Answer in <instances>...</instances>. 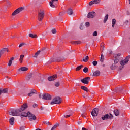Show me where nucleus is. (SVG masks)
Here are the masks:
<instances>
[{
  "label": "nucleus",
  "instance_id": "obj_8",
  "mask_svg": "<svg viewBox=\"0 0 130 130\" xmlns=\"http://www.w3.org/2000/svg\"><path fill=\"white\" fill-rule=\"evenodd\" d=\"M99 112V109L94 108L92 110L91 112V115L93 117L97 116L98 115V113Z\"/></svg>",
  "mask_w": 130,
  "mask_h": 130
},
{
  "label": "nucleus",
  "instance_id": "obj_36",
  "mask_svg": "<svg viewBox=\"0 0 130 130\" xmlns=\"http://www.w3.org/2000/svg\"><path fill=\"white\" fill-rule=\"evenodd\" d=\"M60 83L59 82H56L55 84V87H59Z\"/></svg>",
  "mask_w": 130,
  "mask_h": 130
},
{
  "label": "nucleus",
  "instance_id": "obj_9",
  "mask_svg": "<svg viewBox=\"0 0 130 130\" xmlns=\"http://www.w3.org/2000/svg\"><path fill=\"white\" fill-rule=\"evenodd\" d=\"M42 96V99L45 100H51V96L48 93L44 94Z\"/></svg>",
  "mask_w": 130,
  "mask_h": 130
},
{
  "label": "nucleus",
  "instance_id": "obj_41",
  "mask_svg": "<svg viewBox=\"0 0 130 130\" xmlns=\"http://www.w3.org/2000/svg\"><path fill=\"white\" fill-rule=\"evenodd\" d=\"M33 95H34L33 93L29 92V93L27 94V96H29V97H32Z\"/></svg>",
  "mask_w": 130,
  "mask_h": 130
},
{
  "label": "nucleus",
  "instance_id": "obj_7",
  "mask_svg": "<svg viewBox=\"0 0 130 130\" xmlns=\"http://www.w3.org/2000/svg\"><path fill=\"white\" fill-rule=\"evenodd\" d=\"M130 58V55L127 56V57H126V58L124 59V60L121 61L120 62V64L121 66H125V64L127 63L129 61V59Z\"/></svg>",
  "mask_w": 130,
  "mask_h": 130
},
{
  "label": "nucleus",
  "instance_id": "obj_23",
  "mask_svg": "<svg viewBox=\"0 0 130 130\" xmlns=\"http://www.w3.org/2000/svg\"><path fill=\"white\" fill-rule=\"evenodd\" d=\"M116 23V20H115V19H112V27L113 28H114V25H115Z\"/></svg>",
  "mask_w": 130,
  "mask_h": 130
},
{
  "label": "nucleus",
  "instance_id": "obj_6",
  "mask_svg": "<svg viewBox=\"0 0 130 130\" xmlns=\"http://www.w3.org/2000/svg\"><path fill=\"white\" fill-rule=\"evenodd\" d=\"M57 3H58V0H51L50 2V6L51 8H56Z\"/></svg>",
  "mask_w": 130,
  "mask_h": 130
},
{
  "label": "nucleus",
  "instance_id": "obj_33",
  "mask_svg": "<svg viewBox=\"0 0 130 130\" xmlns=\"http://www.w3.org/2000/svg\"><path fill=\"white\" fill-rule=\"evenodd\" d=\"M111 70H115V69H116V66L112 64L111 66Z\"/></svg>",
  "mask_w": 130,
  "mask_h": 130
},
{
  "label": "nucleus",
  "instance_id": "obj_21",
  "mask_svg": "<svg viewBox=\"0 0 130 130\" xmlns=\"http://www.w3.org/2000/svg\"><path fill=\"white\" fill-rule=\"evenodd\" d=\"M14 121H15V118L14 117H12L10 119L9 122L11 125H13V124H14Z\"/></svg>",
  "mask_w": 130,
  "mask_h": 130
},
{
  "label": "nucleus",
  "instance_id": "obj_53",
  "mask_svg": "<svg viewBox=\"0 0 130 130\" xmlns=\"http://www.w3.org/2000/svg\"><path fill=\"white\" fill-rule=\"evenodd\" d=\"M46 124H49V122H47Z\"/></svg>",
  "mask_w": 130,
  "mask_h": 130
},
{
  "label": "nucleus",
  "instance_id": "obj_12",
  "mask_svg": "<svg viewBox=\"0 0 130 130\" xmlns=\"http://www.w3.org/2000/svg\"><path fill=\"white\" fill-rule=\"evenodd\" d=\"M9 51V49L8 48H3L1 50H0V58L2 55L4 54V53H6V52H8Z\"/></svg>",
  "mask_w": 130,
  "mask_h": 130
},
{
  "label": "nucleus",
  "instance_id": "obj_39",
  "mask_svg": "<svg viewBox=\"0 0 130 130\" xmlns=\"http://www.w3.org/2000/svg\"><path fill=\"white\" fill-rule=\"evenodd\" d=\"M51 31L53 34H55L56 33V29H53Z\"/></svg>",
  "mask_w": 130,
  "mask_h": 130
},
{
  "label": "nucleus",
  "instance_id": "obj_29",
  "mask_svg": "<svg viewBox=\"0 0 130 130\" xmlns=\"http://www.w3.org/2000/svg\"><path fill=\"white\" fill-rule=\"evenodd\" d=\"M100 61H101V62L104 61V56H103V54H102L101 55Z\"/></svg>",
  "mask_w": 130,
  "mask_h": 130
},
{
  "label": "nucleus",
  "instance_id": "obj_30",
  "mask_svg": "<svg viewBox=\"0 0 130 130\" xmlns=\"http://www.w3.org/2000/svg\"><path fill=\"white\" fill-rule=\"evenodd\" d=\"M108 19V15L107 14L104 19V23H106V21Z\"/></svg>",
  "mask_w": 130,
  "mask_h": 130
},
{
  "label": "nucleus",
  "instance_id": "obj_28",
  "mask_svg": "<svg viewBox=\"0 0 130 130\" xmlns=\"http://www.w3.org/2000/svg\"><path fill=\"white\" fill-rule=\"evenodd\" d=\"M40 54V51H38L35 54L34 57H36V58H37V56L39 55Z\"/></svg>",
  "mask_w": 130,
  "mask_h": 130
},
{
  "label": "nucleus",
  "instance_id": "obj_11",
  "mask_svg": "<svg viewBox=\"0 0 130 130\" xmlns=\"http://www.w3.org/2000/svg\"><path fill=\"white\" fill-rule=\"evenodd\" d=\"M96 16V13L95 12H89L87 15V18L89 19H93Z\"/></svg>",
  "mask_w": 130,
  "mask_h": 130
},
{
  "label": "nucleus",
  "instance_id": "obj_16",
  "mask_svg": "<svg viewBox=\"0 0 130 130\" xmlns=\"http://www.w3.org/2000/svg\"><path fill=\"white\" fill-rule=\"evenodd\" d=\"M19 72H26L28 71V68L26 67H21L18 69Z\"/></svg>",
  "mask_w": 130,
  "mask_h": 130
},
{
  "label": "nucleus",
  "instance_id": "obj_45",
  "mask_svg": "<svg viewBox=\"0 0 130 130\" xmlns=\"http://www.w3.org/2000/svg\"><path fill=\"white\" fill-rule=\"evenodd\" d=\"M119 61V60H118V59H115L114 60L115 63H118Z\"/></svg>",
  "mask_w": 130,
  "mask_h": 130
},
{
  "label": "nucleus",
  "instance_id": "obj_13",
  "mask_svg": "<svg viewBox=\"0 0 130 130\" xmlns=\"http://www.w3.org/2000/svg\"><path fill=\"white\" fill-rule=\"evenodd\" d=\"M56 78H57V75H54L52 76L49 77L48 78V81L51 82V81H54V80H55L56 79Z\"/></svg>",
  "mask_w": 130,
  "mask_h": 130
},
{
  "label": "nucleus",
  "instance_id": "obj_34",
  "mask_svg": "<svg viewBox=\"0 0 130 130\" xmlns=\"http://www.w3.org/2000/svg\"><path fill=\"white\" fill-rule=\"evenodd\" d=\"M100 1L99 0H93V4H99Z\"/></svg>",
  "mask_w": 130,
  "mask_h": 130
},
{
  "label": "nucleus",
  "instance_id": "obj_3",
  "mask_svg": "<svg viewBox=\"0 0 130 130\" xmlns=\"http://www.w3.org/2000/svg\"><path fill=\"white\" fill-rule=\"evenodd\" d=\"M44 11L43 10H41L38 12V21H40V22H41L42 20H43L44 18Z\"/></svg>",
  "mask_w": 130,
  "mask_h": 130
},
{
  "label": "nucleus",
  "instance_id": "obj_51",
  "mask_svg": "<svg viewBox=\"0 0 130 130\" xmlns=\"http://www.w3.org/2000/svg\"><path fill=\"white\" fill-rule=\"evenodd\" d=\"M14 58L13 57H12L10 59V60H11V61H12V60H14Z\"/></svg>",
  "mask_w": 130,
  "mask_h": 130
},
{
  "label": "nucleus",
  "instance_id": "obj_38",
  "mask_svg": "<svg viewBox=\"0 0 130 130\" xmlns=\"http://www.w3.org/2000/svg\"><path fill=\"white\" fill-rule=\"evenodd\" d=\"M30 93H32V94H36V90L35 89H32L30 91Z\"/></svg>",
  "mask_w": 130,
  "mask_h": 130
},
{
  "label": "nucleus",
  "instance_id": "obj_31",
  "mask_svg": "<svg viewBox=\"0 0 130 130\" xmlns=\"http://www.w3.org/2000/svg\"><path fill=\"white\" fill-rule=\"evenodd\" d=\"M88 71H89V69L87 67H85L83 69L84 73H88Z\"/></svg>",
  "mask_w": 130,
  "mask_h": 130
},
{
  "label": "nucleus",
  "instance_id": "obj_32",
  "mask_svg": "<svg viewBox=\"0 0 130 130\" xmlns=\"http://www.w3.org/2000/svg\"><path fill=\"white\" fill-rule=\"evenodd\" d=\"M59 124H57L56 125H55L54 126L52 127L51 130H54L55 129V128H56V127H57V126H59Z\"/></svg>",
  "mask_w": 130,
  "mask_h": 130
},
{
  "label": "nucleus",
  "instance_id": "obj_4",
  "mask_svg": "<svg viewBox=\"0 0 130 130\" xmlns=\"http://www.w3.org/2000/svg\"><path fill=\"white\" fill-rule=\"evenodd\" d=\"M113 116L111 114H107L102 117L103 120H107V119H112Z\"/></svg>",
  "mask_w": 130,
  "mask_h": 130
},
{
  "label": "nucleus",
  "instance_id": "obj_44",
  "mask_svg": "<svg viewBox=\"0 0 130 130\" xmlns=\"http://www.w3.org/2000/svg\"><path fill=\"white\" fill-rule=\"evenodd\" d=\"M86 27H89V26H90V23L89 22H86L85 24Z\"/></svg>",
  "mask_w": 130,
  "mask_h": 130
},
{
  "label": "nucleus",
  "instance_id": "obj_50",
  "mask_svg": "<svg viewBox=\"0 0 130 130\" xmlns=\"http://www.w3.org/2000/svg\"><path fill=\"white\" fill-rule=\"evenodd\" d=\"M20 130H25V128H24V127H22L20 128Z\"/></svg>",
  "mask_w": 130,
  "mask_h": 130
},
{
  "label": "nucleus",
  "instance_id": "obj_19",
  "mask_svg": "<svg viewBox=\"0 0 130 130\" xmlns=\"http://www.w3.org/2000/svg\"><path fill=\"white\" fill-rule=\"evenodd\" d=\"M100 75V71H95L93 73V76H98Z\"/></svg>",
  "mask_w": 130,
  "mask_h": 130
},
{
  "label": "nucleus",
  "instance_id": "obj_48",
  "mask_svg": "<svg viewBox=\"0 0 130 130\" xmlns=\"http://www.w3.org/2000/svg\"><path fill=\"white\" fill-rule=\"evenodd\" d=\"M71 115H72V114L66 115V118H68V117H70V116H71Z\"/></svg>",
  "mask_w": 130,
  "mask_h": 130
},
{
  "label": "nucleus",
  "instance_id": "obj_37",
  "mask_svg": "<svg viewBox=\"0 0 130 130\" xmlns=\"http://www.w3.org/2000/svg\"><path fill=\"white\" fill-rule=\"evenodd\" d=\"M98 63V62L97 61H93L92 62V64H93L94 66H97Z\"/></svg>",
  "mask_w": 130,
  "mask_h": 130
},
{
  "label": "nucleus",
  "instance_id": "obj_52",
  "mask_svg": "<svg viewBox=\"0 0 130 130\" xmlns=\"http://www.w3.org/2000/svg\"><path fill=\"white\" fill-rule=\"evenodd\" d=\"M82 130H88L87 129H86V128H82Z\"/></svg>",
  "mask_w": 130,
  "mask_h": 130
},
{
  "label": "nucleus",
  "instance_id": "obj_40",
  "mask_svg": "<svg viewBox=\"0 0 130 130\" xmlns=\"http://www.w3.org/2000/svg\"><path fill=\"white\" fill-rule=\"evenodd\" d=\"M98 35V32L96 31L93 33V36H97Z\"/></svg>",
  "mask_w": 130,
  "mask_h": 130
},
{
  "label": "nucleus",
  "instance_id": "obj_22",
  "mask_svg": "<svg viewBox=\"0 0 130 130\" xmlns=\"http://www.w3.org/2000/svg\"><path fill=\"white\" fill-rule=\"evenodd\" d=\"M81 89H82V90H83V91H85V92H89V89L86 86H81Z\"/></svg>",
  "mask_w": 130,
  "mask_h": 130
},
{
  "label": "nucleus",
  "instance_id": "obj_26",
  "mask_svg": "<svg viewBox=\"0 0 130 130\" xmlns=\"http://www.w3.org/2000/svg\"><path fill=\"white\" fill-rule=\"evenodd\" d=\"M82 43V42L81 41H76L72 42L73 44H81Z\"/></svg>",
  "mask_w": 130,
  "mask_h": 130
},
{
  "label": "nucleus",
  "instance_id": "obj_42",
  "mask_svg": "<svg viewBox=\"0 0 130 130\" xmlns=\"http://www.w3.org/2000/svg\"><path fill=\"white\" fill-rule=\"evenodd\" d=\"M12 60H9V63H8V66L11 67V66H12Z\"/></svg>",
  "mask_w": 130,
  "mask_h": 130
},
{
  "label": "nucleus",
  "instance_id": "obj_55",
  "mask_svg": "<svg viewBox=\"0 0 130 130\" xmlns=\"http://www.w3.org/2000/svg\"><path fill=\"white\" fill-rule=\"evenodd\" d=\"M129 4H130V0H129Z\"/></svg>",
  "mask_w": 130,
  "mask_h": 130
},
{
  "label": "nucleus",
  "instance_id": "obj_18",
  "mask_svg": "<svg viewBox=\"0 0 130 130\" xmlns=\"http://www.w3.org/2000/svg\"><path fill=\"white\" fill-rule=\"evenodd\" d=\"M67 13L68 14V15H73V14L74 13V12L73 11V9L69 8L67 11Z\"/></svg>",
  "mask_w": 130,
  "mask_h": 130
},
{
  "label": "nucleus",
  "instance_id": "obj_1",
  "mask_svg": "<svg viewBox=\"0 0 130 130\" xmlns=\"http://www.w3.org/2000/svg\"><path fill=\"white\" fill-rule=\"evenodd\" d=\"M9 114H10V115H12L13 116H19V115H21V118H24V117H28L29 121L36 120V116L35 115L32 114L30 112H28L27 113H22V111L19 109L11 110L9 111Z\"/></svg>",
  "mask_w": 130,
  "mask_h": 130
},
{
  "label": "nucleus",
  "instance_id": "obj_47",
  "mask_svg": "<svg viewBox=\"0 0 130 130\" xmlns=\"http://www.w3.org/2000/svg\"><path fill=\"white\" fill-rule=\"evenodd\" d=\"M83 28L84 27H83V24H81L80 26V30H83Z\"/></svg>",
  "mask_w": 130,
  "mask_h": 130
},
{
  "label": "nucleus",
  "instance_id": "obj_5",
  "mask_svg": "<svg viewBox=\"0 0 130 130\" xmlns=\"http://www.w3.org/2000/svg\"><path fill=\"white\" fill-rule=\"evenodd\" d=\"M24 10V8L19 7L15 10L12 14V16H16V15H18L20 12H22Z\"/></svg>",
  "mask_w": 130,
  "mask_h": 130
},
{
  "label": "nucleus",
  "instance_id": "obj_20",
  "mask_svg": "<svg viewBox=\"0 0 130 130\" xmlns=\"http://www.w3.org/2000/svg\"><path fill=\"white\" fill-rule=\"evenodd\" d=\"M29 36L31 38H37L38 37V36H37V35L36 34H29Z\"/></svg>",
  "mask_w": 130,
  "mask_h": 130
},
{
  "label": "nucleus",
  "instance_id": "obj_35",
  "mask_svg": "<svg viewBox=\"0 0 130 130\" xmlns=\"http://www.w3.org/2000/svg\"><path fill=\"white\" fill-rule=\"evenodd\" d=\"M92 5H94V1H91L89 3V6H92Z\"/></svg>",
  "mask_w": 130,
  "mask_h": 130
},
{
  "label": "nucleus",
  "instance_id": "obj_46",
  "mask_svg": "<svg viewBox=\"0 0 130 130\" xmlns=\"http://www.w3.org/2000/svg\"><path fill=\"white\" fill-rule=\"evenodd\" d=\"M37 106H38V105H37V104H34L33 105V107L34 108H36V107H37Z\"/></svg>",
  "mask_w": 130,
  "mask_h": 130
},
{
  "label": "nucleus",
  "instance_id": "obj_10",
  "mask_svg": "<svg viewBox=\"0 0 130 130\" xmlns=\"http://www.w3.org/2000/svg\"><path fill=\"white\" fill-rule=\"evenodd\" d=\"M89 81H90V77H87L83 78V79H81V82L83 83V84H89Z\"/></svg>",
  "mask_w": 130,
  "mask_h": 130
},
{
  "label": "nucleus",
  "instance_id": "obj_25",
  "mask_svg": "<svg viewBox=\"0 0 130 130\" xmlns=\"http://www.w3.org/2000/svg\"><path fill=\"white\" fill-rule=\"evenodd\" d=\"M24 56H25L24 55H21L20 56L19 61L20 63H22V62H23V58H24Z\"/></svg>",
  "mask_w": 130,
  "mask_h": 130
},
{
  "label": "nucleus",
  "instance_id": "obj_24",
  "mask_svg": "<svg viewBox=\"0 0 130 130\" xmlns=\"http://www.w3.org/2000/svg\"><path fill=\"white\" fill-rule=\"evenodd\" d=\"M114 113L116 116H118L119 115V111H118V110H115Z\"/></svg>",
  "mask_w": 130,
  "mask_h": 130
},
{
  "label": "nucleus",
  "instance_id": "obj_43",
  "mask_svg": "<svg viewBox=\"0 0 130 130\" xmlns=\"http://www.w3.org/2000/svg\"><path fill=\"white\" fill-rule=\"evenodd\" d=\"M24 45H25V43H22L20 44L19 47H22V46H24Z\"/></svg>",
  "mask_w": 130,
  "mask_h": 130
},
{
  "label": "nucleus",
  "instance_id": "obj_14",
  "mask_svg": "<svg viewBox=\"0 0 130 130\" xmlns=\"http://www.w3.org/2000/svg\"><path fill=\"white\" fill-rule=\"evenodd\" d=\"M26 108H28V104L24 103L22 106H21L20 109L22 111H24V110H25V109Z\"/></svg>",
  "mask_w": 130,
  "mask_h": 130
},
{
  "label": "nucleus",
  "instance_id": "obj_54",
  "mask_svg": "<svg viewBox=\"0 0 130 130\" xmlns=\"http://www.w3.org/2000/svg\"><path fill=\"white\" fill-rule=\"evenodd\" d=\"M83 98H86V96L85 95H83Z\"/></svg>",
  "mask_w": 130,
  "mask_h": 130
},
{
  "label": "nucleus",
  "instance_id": "obj_15",
  "mask_svg": "<svg viewBox=\"0 0 130 130\" xmlns=\"http://www.w3.org/2000/svg\"><path fill=\"white\" fill-rule=\"evenodd\" d=\"M6 93H8V89L7 88L0 89V95H2V94H6Z\"/></svg>",
  "mask_w": 130,
  "mask_h": 130
},
{
  "label": "nucleus",
  "instance_id": "obj_27",
  "mask_svg": "<svg viewBox=\"0 0 130 130\" xmlns=\"http://www.w3.org/2000/svg\"><path fill=\"white\" fill-rule=\"evenodd\" d=\"M82 68H84V66L80 65V66H78L76 68V71H80V70H81V69H82Z\"/></svg>",
  "mask_w": 130,
  "mask_h": 130
},
{
  "label": "nucleus",
  "instance_id": "obj_49",
  "mask_svg": "<svg viewBox=\"0 0 130 130\" xmlns=\"http://www.w3.org/2000/svg\"><path fill=\"white\" fill-rule=\"evenodd\" d=\"M81 116H82V117H86V114H82V115H81Z\"/></svg>",
  "mask_w": 130,
  "mask_h": 130
},
{
  "label": "nucleus",
  "instance_id": "obj_17",
  "mask_svg": "<svg viewBox=\"0 0 130 130\" xmlns=\"http://www.w3.org/2000/svg\"><path fill=\"white\" fill-rule=\"evenodd\" d=\"M88 60H89V56L83 57L82 61H84V62H87Z\"/></svg>",
  "mask_w": 130,
  "mask_h": 130
},
{
  "label": "nucleus",
  "instance_id": "obj_2",
  "mask_svg": "<svg viewBox=\"0 0 130 130\" xmlns=\"http://www.w3.org/2000/svg\"><path fill=\"white\" fill-rule=\"evenodd\" d=\"M61 103V99L60 97L57 96L54 98L50 103L51 105H53V104H60Z\"/></svg>",
  "mask_w": 130,
  "mask_h": 130
}]
</instances>
